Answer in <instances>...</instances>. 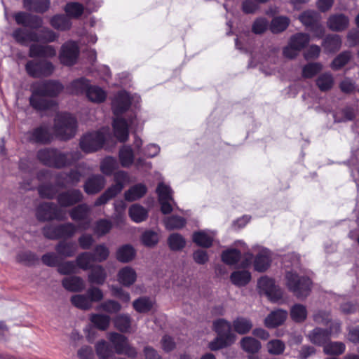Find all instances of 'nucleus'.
Returning <instances> with one entry per match:
<instances>
[{"label":"nucleus","mask_w":359,"mask_h":359,"mask_svg":"<svg viewBox=\"0 0 359 359\" xmlns=\"http://www.w3.org/2000/svg\"><path fill=\"white\" fill-rule=\"evenodd\" d=\"M32 62H27L26 64V71L29 75L32 77H40L42 76H49L52 74L54 70L53 65L48 61L41 62V69H39L38 70H34Z\"/></svg>","instance_id":"25"},{"label":"nucleus","mask_w":359,"mask_h":359,"mask_svg":"<svg viewBox=\"0 0 359 359\" xmlns=\"http://www.w3.org/2000/svg\"><path fill=\"white\" fill-rule=\"evenodd\" d=\"M62 86L56 81L37 82L32 85L30 104L36 109L43 111L54 107L55 103L49 97L57 95L62 90Z\"/></svg>","instance_id":"2"},{"label":"nucleus","mask_w":359,"mask_h":359,"mask_svg":"<svg viewBox=\"0 0 359 359\" xmlns=\"http://www.w3.org/2000/svg\"><path fill=\"white\" fill-rule=\"evenodd\" d=\"M89 86V82L86 79H79L74 81L69 88V91L72 94L79 95L85 93L86 94L87 88Z\"/></svg>","instance_id":"41"},{"label":"nucleus","mask_w":359,"mask_h":359,"mask_svg":"<svg viewBox=\"0 0 359 359\" xmlns=\"http://www.w3.org/2000/svg\"><path fill=\"white\" fill-rule=\"evenodd\" d=\"M215 233L212 231L204 230L195 232L193 234L194 242L201 247L208 248L214 241Z\"/></svg>","instance_id":"24"},{"label":"nucleus","mask_w":359,"mask_h":359,"mask_svg":"<svg viewBox=\"0 0 359 359\" xmlns=\"http://www.w3.org/2000/svg\"><path fill=\"white\" fill-rule=\"evenodd\" d=\"M107 278L105 269L100 265L92 268L88 276V280L90 283L102 285Z\"/></svg>","instance_id":"32"},{"label":"nucleus","mask_w":359,"mask_h":359,"mask_svg":"<svg viewBox=\"0 0 359 359\" xmlns=\"http://www.w3.org/2000/svg\"><path fill=\"white\" fill-rule=\"evenodd\" d=\"M118 158L121 166L123 168H129L133 164H135L138 169L143 168L150 169L151 168V163L147 162L142 158H138L135 161L133 150L129 145H124L120 149Z\"/></svg>","instance_id":"10"},{"label":"nucleus","mask_w":359,"mask_h":359,"mask_svg":"<svg viewBox=\"0 0 359 359\" xmlns=\"http://www.w3.org/2000/svg\"><path fill=\"white\" fill-rule=\"evenodd\" d=\"M341 45V37L337 34H332L327 36L323 41V46L327 53L338 50Z\"/></svg>","instance_id":"37"},{"label":"nucleus","mask_w":359,"mask_h":359,"mask_svg":"<svg viewBox=\"0 0 359 359\" xmlns=\"http://www.w3.org/2000/svg\"><path fill=\"white\" fill-rule=\"evenodd\" d=\"M108 339L113 344L116 353L125 354L130 358L136 357L135 348L129 344L125 336L116 332H110L108 334Z\"/></svg>","instance_id":"11"},{"label":"nucleus","mask_w":359,"mask_h":359,"mask_svg":"<svg viewBox=\"0 0 359 359\" xmlns=\"http://www.w3.org/2000/svg\"><path fill=\"white\" fill-rule=\"evenodd\" d=\"M90 320L93 325L100 330H106L110 324L111 318L106 314L92 313Z\"/></svg>","instance_id":"34"},{"label":"nucleus","mask_w":359,"mask_h":359,"mask_svg":"<svg viewBox=\"0 0 359 359\" xmlns=\"http://www.w3.org/2000/svg\"><path fill=\"white\" fill-rule=\"evenodd\" d=\"M86 97L88 99L95 103H100L105 100L107 93L104 90L97 86H92L89 84L87 88Z\"/></svg>","instance_id":"28"},{"label":"nucleus","mask_w":359,"mask_h":359,"mask_svg":"<svg viewBox=\"0 0 359 359\" xmlns=\"http://www.w3.org/2000/svg\"><path fill=\"white\" fill-rule=\"evenodd\" d=\"M108 129H102V131L90 133L85 135L81 140V149L86 152L90 153L100 149L106 140L105 134Z\"/></svg>","instance_id":"9"},{"label":"nucleus","mask_w":359,"mask_h":359,"mask_svg":"<svg viewBox=\"0 0 359 359\" xmlns=\"http://www.w3.org/2000/svg\"><path fill=\"white\" fill-rule=\"evenodd\" d=\"M271 255L269 250L257 248V255L254 261L255 269L259 272L266 271L270 266Z\"/></svg>","instance_id":"18"},{"label":"nucleus","mask_w":359,"mask_h":359,"mask_svg":"<svg viewBox=\"0 0 359 359\" xmlns=\"http://www.w3.org/2000/svg\"><path fill=\"white\" fill-rule=\"evenodd\" d=\"M214 329L217 337L209 344L212 351H216L233 343L235 334L231 332V324L224 319H219L214 323Z\"/></svg>","instance_id":"4"},{"label":"nucleus","mask_w":359,"mask_h":359,"mask_svg":"<svg viewBox=\"0 0 359 359\" xmlns=\"http://www.w3.org/2000/svg\"><path fill=\"white\" fill-rule=\"evenodd\" d=\"M104 297L102 291L97 287H90L86 294H74L71 297L72 304L76 308L88 310L93 302H98Z\"/></svg>","instance_id":"7"},{"label":"nucleus","mask_w":359,"mask_h":359,"mask_svg":"<svg viewBox=\"0 0 359 359\" xmlns=\"http://www.w3.org/2000/svg\"><path fill=\"white\" fill-rule=\"evenodd\" d=\"M50 25L57 29L66 30L70 28L71 22L68 17L63 15H57L52 18Z\"/></svg>","instance_id":"49"},{"label":"nucleus","mask_w":359,"mask_h":359,"mask_svg":"<svg viewBox=\"0 0 359 359\" xmlns=\"http://www.w3.org/2000/svg\"><path fill=\"white\" fill-rule=\"evenodd\" d=\"M156 192L161 204V212L163 214L170 213L173 210V205H175L171 188L164 183H160L156 189Z\"/></svg>","instance_id":"13"},{"label":"nucleus","mask_w":359,"mask_h":359,"mask_svg":"<svg viewBox=\"0 0 359 359\" xmlns=\"http://www.w3.org/2000/svg\"><path fill=\"white\" fill-rule=\"evenodd\" d=\"M76 130V119L69 114H57L55 118L54 134L62 140L74 136Z\"/></svg>","instance_id":"5"},{"label":"nucleus","mask_w":359,"mask_h":359,"mask_svg":"<svg viewBox=\"0 0 359 359\" xmlns=\"http://www.w3.org/2000/svg\"><path fill=\"white\" fill-rule=\"evenodd\" d=\"M56 55V50L52 46L32 44L29 47V56L31 57H52Z\"/></svg>","instance_id":"21"},{"label":"nucleus","mask_w":359,"mask_h":359,"mask_svg":"<svg viewBox=\"0 0 359 359\" xmlns=\"http://www.w3.org/2000/svg\"><path fill=\"white\" fill-rule=\"evenodd\" d=\"M90 211V209L88 205H81L72 210L70 213L71 217L74 221H83L79 227L82 229H87L90 224V219L88 218Z\"/></svg>","instance_id":"17"},{"label":"nucleus","mask_w":359,"mask_h":359,"mask_svg":"<svg viewBox=\"0 0 359 359\" xmlns=\"http://www.w3.org/2000/svg\"><path fill=\"white\" fill-rule=\"evenodd\" d=\"M333 77L330 74L325 73L320 75L316 80L318 87L322 91L330 89L333 85Z\"/></svg>","instance_id":"59"},{"label":"nucleus","mask_w":359,"mask_h":359,"mask_svg":"<svg viewBox=\"0 0 359 359\" xmlns=\"http://www.w3.org/2000/svg\"><path fill=\"white\" fill-rule=\"evenodd\" d=\"M95 261V258L91 253L83 252L77 257L76 264L83 270L92 269L93 267L92 263Z\"/></svg>","instance_id":"47"},{"label":"nucleus","mask_w":359,"mask_h":359,"mask_svg":"<svg viewBox=\"0 0 359 359\" xmlns=\"http://www.w3.org/2000/svg\"><path fill=\"white\" fill-rule=\"evenodd\" d=\"M38 158L44 165L61 168L71 163L72 154H63L55 149H42L38 153Z\"/></svg>","instance_id":"6"},{"label":"nucleus","mask_w":359,"mask_h":359,"mask_svg":"<svg viewBox=\"0 0 359 359\" xmlns=\"http://www.w3.org/2000/svg\"><path fill=\"white\" fill-rule=\"evenodd\" d=\"M13 38L22 44H27L30 42L39 41V35L32 32H27L22 29H17L13 33Z\"/></svg>","instance_id":"27"},{"label":"nucleus","mask_w":359,"mask_h":359,"mask_svg":"<svg viewBox=\"0 0 359 359\" xmlns=\"http://www.w3.org/2000/svg\"><path fill=\"white\" fill-rule=\"evenodd\" d=\"M62 286L71 292L81 291L85 287L83 280L78 276L67 277L62 280Z\"/></svg>","instance_id":"29"},{"label":"nucleus","mask_w":359,"mask_h":359,"mask_svg":"<svg viewBox=\"0 0 359 359\" xmlns=\"http://www.w3.org/2000/svg\"><path fill=\"white\" fill-rule=\"evenodd\" d=\"M169 247L172 250H180L182 249L186 244L184 238L179 233L171 234L168 240Z\"/></svg>","instance_id":"58"},{"label":"nucleus","mask_w":359,"mask_h":359,"mask_svg":"<svg viewBox=\"0 0 359 359\" xmlns=\"http://www.w3.org/2000/svg\"><path fill=\"white\" fill-rule=\"evenodd\" d=\"M290 22V19L285 16L275 17L271 22L270 30L273 33H280L287 29Z\"/></svg>","instance_id":"38"},{"label":"nucleus","mask_w":359,"mask_h":359,"mask_svg":"<svg viewBox=\"0 0 359 359\" xmlns=\"http://www.w3.org/2000/svg\"><path fill=\"white\" fill-rule=\"evenodd\" d=\"M266 348L271 355H280L285 351V344L281 340L272 339L267 343Z\"/></svg>","instance_id":"54"},{"label":"nucleus","mask_w":359,"mask_h":359,"mask_svg":"<svg viewBox=\"0 0 359 359\" xmlns=\"http://www.w3.org/2000/svg\"><path fill=\"white\" fill-rule=\"evenodd\" d=\"M115 328L121 332H129L131 327V318L128 314L117 315L113 319Z\"/></svg>","instance_id":"33"},{"label":"nucleus","mask_w":359,"mask_h":359,"mask_svg":"<svg viewBox=\"0 0 359 359\" xmlns=\"http://www.w3.org/2000/svg\"><path fill=\"white\" fill-rule=\"evenodd\" d=\"M97 309L102 310L109 313H118L121 310V305L116 301L108 299L101 303L97 307Z\"/></svg>","instance_id":"56"},{"label":"nucleus","mask_w":359,"mask_h":359,"mask_svg":"<svg viewBox=\"0 0 359 359\" xmlns=\"http://www.w3.org/2000/svg\"><path fill=\"white\" fill-rule=\"evenodd\" d=\"M49 0H24V6L29 9L43 13L49 7Z\"/></svg>","instance_id":"42"},{"label":"nucleus","mask_w":359,"mask_h":359,"mask_svg":"<svg viewBox=\"0 0 359 359\" xmlns=\"http://www.w3.org/2000/svg\"><path fill=\"white\" fill-rule=\"evenodd\" d=\"M146 192V186L143 184H137L125 192V199L128 201H136L142 197Z\"/></svg>","instance_id":"35"},{"label":"nucleus","mask_w":359,"mask_h":359,"mask_svg":"<svg viewBox=\"0 0 359 359\" xmlns=\"http://www.w3.org/2000/svg\"><path fill=\"white\" fill-rule=\"evenodd\" d=\"M308 338L311 343L323 346L330 339V336L328 330L317 327L308 334Z\"/></svg>","instance_id":"31"},{"label":"nucleus","mask_w":359,"mask_h":359,"mask_svg":"<svg viewBox=\"0 0 359 359\" xmlns=\"http://www.w3.org/2000/svg\"><path fill=\"white\" fill-rule=\"evenodd\" d=\"M290 316L295 322H302L307 316L306 308L299 304H295L291 308Z\"/></svg>","instance_id":"52"},{"label":"nucleus","mask_w":359,"mask_h":359,"mask_svg":"<svg viewBox=\"0 0 359 359\" xmlns=\"http://www.w3.org/2000/svg\"><path fill=\"white\" fill-rule=\"evenodd\" d=\"M261 294H265L270 301L276 302L283 297L282 290L275 285L273 279L266 276L262 277L257 283Z\"/></svg>","instance_id":"12"},{"label":"nucleus","mask_w":359,"mask_h":359,"mask_svg":"<svg viewBox=\"0 0 359 359\" xmlns=\"http://www.w3.org/2000/svg\"><path fill=\"white\" fill-rule=\"evenodd\" d=\"M251 278L250 273L245 270L236 271L231 275V281L236 286H244L249 283Z\"/></svg>","instance_id":"39"},{"label":"nucleus","mask_w":359,"mask_h":359,"mask_svg":"<svg viewBox=\"0 0 359 359\" xmlns=\"http://www.w3.org/2000/svg\"><path fill=\"white\" fill-rule=\"evenodd\" d=\"M140 101L139 95H130L126 91H120L115 96L112 101V110L116 116L113 122V129L114 136L120 142H126L128 139L129 128H133L136 118L135 116L130 117L128 120L125 118L119 117L120 115L126 112L130 106L137 107Z\"/></svg>","instance_id":"1"},{"label":"nucleus","mask_w":359,"mask_h":359,"mask_svg":"<svg viewBox=\"0 0 359 359\" xmlns=\"http://www.w3.org/2000/svg\"><path fill=\"white\" fill-rule=\"evenodd\" d=\"M285 285L287 289L298 298L306 297L311 291V281L297 272L289 271L285 274Z\"/></svg>","instance_id":"3"},{"label":"nucleus","mask_w":359,"mask_h":359,"mask_svg":"<svg viewBox=\"0 0 359 359\" xmlns=\"http://www.w3.org/2000/svg\"><path fill=\"white\" fill-rule=\"evenodd\" d=\"M76 227L72 224L60 226L58 227L47 226L43 233L46 237L55 239L59 238L70 237L76 232Z\"/></svg>","instance_id":"16"},{"label":"nucleus","mask_w":359,"mask_h":359,"mask_svg":"<svg viewBox=\"0 0 359 359\" xmlns=\"http://www.w3.org/2000/svg\"><path fill=\"white\" fill-rule=\"evenodd\" d=\"M348 17L342 13L331 15L327 21L328 28L334 32L343 31L348 27Z\"/></svg>","instance_id":"19"},{"label":"nucleus","mask_w":359,"mask_h":359,"mask_svg":"<svg viewBox=\"0 0 359 359\" xmlns=\"http://www.w3.org/2000/svg\"><path fill=\"white\" fill-rule=\"evenodd\" d=\"M66 213L60 208H57L52 203H45L41 204L36 210V217L39 220L62 219Z\"/></svg>","instance_id":"14"},{"label":"nucleus","mask_w":359,"mask_h":359,"mask_svg":"<svg viewBox=\"0 0 359 359\" xmlns=\"http://www.w3.org/2000/svg\"><path fill=\"white\" fill-rule=\"evenodd\" d=\"M14 18L17 24L23 25L25 27L38 28L42 24V20L40 18L24 12H19L15 13L14 15Z\"/></svg>","instance_id":"20"},{"label":"nucleus","mask_w":359,"mask_h":359,"mask_svg":"<svg viewBox=\"0 0 359 359\" xmlns=\"http://www.w3.org/2000/svg\"><path fill=\"white\" fill-rule=\"evenodd\" d=\"M79 55V48L76 43L69 41L65 43L60 53V62L66 65H72L76 62Z\"/></svg>","instance_id":"15"},{"label":"nucleus","mask_w":359,"mask_h":359,"mask_svg":"<svg viewBox=\"0 0 359 359\" xmlns=\"http://www.w3.org/2000/svg\"><path fill=\"white\" fill-rule=\"evenodd\" d=\"M164 224L167 229L173 230L182 228L185 225L186 221L181 217L172 216L165 219Z\"/></svg>","instance_id":"57"},{"label":"nucleus","mask_w":359,"mask_h":359,"mask_svg":"<svg viewBox=\"0 0 359 359\" xmlns=\"http://www.w3.org/2000/svg\"><path fill=\"white\" fill-rule=\"evenodd\" d=\"M135 255L134 248L129 245L122 246L117 251V259L121 262H128L133 259Z\"/></svg>","instance_id":"44"},{"label":"nucleus","mask_w":359,"mask_h":359,"mask_svg":"<svg viewBox=\"0 0 359 359\" xmlns=\"http://www.w3.org/2000/svg\"><path fill=\"white\" fill-rule=\"evenodd\" d=\"M233 325L235 331L241 334L248 332L252 327V322L249 319L242 317L236 318L233 321Z\"/></svg>","instance_id":"45"},{"label":"nucleus","mask_w":359,"mask_h":359,"mask_svg":"<svg viewBox=\"0 0 359 359\" xmlns=\"http://www.w3.org/2000/svg\"><path fill=\"white\" fill-rule=\"evenodd\" d=\"M82 198V194L80 191L73 190L67 193L60 194L58 198L59 203L62 206H69L79 201Z\"/></svg>","instance_id":"30"},{"label":"nucleus","mask_w":359,"mask_h":359,"mask_svg":"<svg viewBox=\"0 0 359 359\" xmlns=\"http://www.w3.org/2000/svg\"><path fill=\"white\" fill-rule=\"evenodd\" d=\"M118 168V163L115 158L107 156L100 163V170L104 175H110Z\"/></svg>","instance_id":"51"},{"label":"nucleus","mask_w":359,"mask_h":359,"mask_svg":"<svg viewBox=\"0 0 359 359\" xmlns=\"http://www.w3.org/2000/svg\"><path fill=\"white\" fill-rule=\"evenodd\" d=\"M299 19L303 25L309 28L317 21L320 20V15L316 11H308L300 15Z\"/></svg>","instance_id":"48"},{"label":"nucleus","mask_w":359,"mask_h":359,"mask_svg":"<svg viewBox=\"0 0 359 359\" xmlns=\"http://www.w3.org/2000/svg\"><path fill=\"white\" fill-rule=\"evenodd\" d=\"M115 184L110 187L103 194H102L95 202V206H100L106 203L109 199L116 196L121 191L125 184L129 183L130 177L128 174L123 170L118 171L114 174Z\"/></svg>","instance_id":"8"},{"label":"nucleus","mask_w":359,"mask_h":359,"mask_svg":"<svg viewBox=\"0 0 359 359\" xmlns=\"http://www.w3.org/2000/svg\"><path fill=\"white\" fill-rule=\"evenodd\" d=\"M76 250V246L73 243H60L56 248L57 252L63 257H72Z\"/></svg>","instance_id":"62"},{"label":"nucleus","mask_w":359,"mask_h":359,"mask_svg":"<svg viewBox=\"0 0 359 359\" xmlns=\"http://www.w3.org/2000/svg\"><path fill=\"white\" fill-rule=\"evenodd\" d=\"M65 11L68 16L76 18L83 13V7L79 3H69L66 5Z\"/></svg>","instance_id":"63"},{"label":"nucleus","mask_w":359,"mask_h":359,"mask_svg":"<svg viewBox=\"0 0 359 359\" xmlns=\"http://www.w3.org/2000/svg\"><path fill=\"white\" fill-rule=\"evenodd\" d=\"M153 301L147 297H140L133 303L134 309L139 313H146L150 311L153 306Z\"/></svg>","instance_id":"46"},{"label":"nucleus","mask_w":359,"mask_h":359,"mask_svg":"<svg viewBox=\"0 0 359 359\" xmlns=\"http://www.w3.org/2000/svg\"><path fill=\"white\" fill-rule=\"evenodd\" d=\"M95 348L97 354L101 359H111L113 352L105 341L102 340L97 342Z\"/></svg>","instance_id":"53"},{"label":"nucleus","mask_w":359,"mask_h":359,"mask_svg":"<svg viewBox=\"0 0 359 359\" xmlns=\"http://www.w3.org/2000/svg\"><path fill=\"white\" fill-rule=\"evenodd\" d=\"M51 137L50 133L46 128L40 127L32 133L30 140L36 142H47Z\"/></svg>","instance_id":"50"},{"label":"nucleus","mask_w":359,"mask_h":359,"mask_svg":"<svg viewBox=\"0 0 359 359\" xmlns=\"http://www.w3.org/2000/svg\"><path fill=\"white\" fill-rule=\"evenodd\" d=\"M141 240L145 246L154 247L158 242L159 235L156 231L148 230L142 233Z\"/></svg>","instance_id":"55"},{"label":"nucleus","mask_w":359,"mask_h":359,"mask_svg":"<svg viewBox=\"0 0 359 359\" xmlns=\"http://www.w3.org/2000/svg\"><path fill=\"white\" fill-rule=\"evenodd\" d=\"M351 53L350 52H344L339 55L332 62L331 67L334 69H339L345 65L350 60Z\"/></svg>","instance_id":"64"},{"label":"nucleus","mask_w":359,"mask_h":359,"mask_svg":"<svg viewBox=\"0 0 359 359\" xmlns=\"http://www.w3.org/2000/svg\"><path fill=\"white\" fill-rule=\"evenodd\" d=\"M346 349V346L340 341L329 342L324 345L323 351L327 355H341Z\"/></svg>","instance_id":"43"},{"label":"nucleus","mask_w":359,"mask_h":359,"mask_svg":"<svg viewBox=\"0 0 359 359\" xmlns=\"http://www.w3.org/2000/svg\"><path fill=\"white\" fill-rule=\"evenodd\" d=\"M241 258V252L235 249H229L222 253V261L229 265L236 264Z\"/></svg>","instance_id":"60"},{"label":"nucleus","mask_w":359,"mask_h":359,"mask_svg":"<svg viewBox=\"0 0 359 359\" xmlns=\"http://www.w3.org/2000/svg\"><path fill=\"white\" fill-rule=\"evenodd\" d=\"M137 280V273L133 268L125 266L117 274L118 282L126 287L132 285Z\"/></svg>","instance_id":"22"},{"label":"nucleus","mask_w":359,"mask_h":359,"mask_svg":"<svg viewBox=\"0 0 359 359\" xmlns=\"http://www.w3.org/2000/svg\"><path fill=\"white\" fill-rule=\"evenodd\" d=\"M129 215L133 221L140 223L147 217V211L143 207L135 204L130 208Z\"/></svg>","instance_id":"40"},{"label":"nucleus","mask_w":359,"mask_h":359,"mask_svg":"<svg viewBox=\"0 0 359 359\" xmlns=\"http://www.w3.org/2000/svg\"><path fill=\"white\" fill-rule=\"evenodd\" d=\"M287 317V312L283 309L272 311L264 320V325L269 328H273L283 324Z\"/></svg>","instance_id":"23"},{"label":"nucleus","mask_w":359,"mask_h":359,"mask_svg":"<svg viewBox=\"0 0 359 359\" xmlns=\"http://www.w3.org/2000/svg\"><path fill=\"white\" fill-rule=\"evenodd\" d=\"M240 343L243 350L249 353H257L262 347L260 342L252 337H243Z\"/></svg>","instance_id":"36"},{"label":"nucleus","mask_w":359,"mask_h":359,"mask_svg":"<svg viewBox=\"0 0 359 359\" xmlns=\"http://www.w3.org/2000/svg\"><path fill=\"white\" fill-rule=\"evenodd\" d=\"M309 39L308 34L298 33L293 35L290 38V41L291 42V46L294 45L299 50H301L309 42Z\"/></svg>","instance_id":"61"},{"label":"nucleus","mask_w":359,"mask_h":359,"mask_svg":"<svg viewBox=\"0 0 359 359\" xmlns=\"http://www.w3.org/2000/svg\"><path fill=\"white\" fill-rule=\"evenodd\" d=\"M105 182V179L102 176L95 175L86 182L85 191L88 194H96L104 187Z\"/></svg>","instance_id":"26"}]
</instances>
